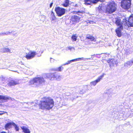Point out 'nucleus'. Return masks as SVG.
I'll return each instance as SVG.
<instances>
[{
  "mask_svg": "<svg viewBox=\"0 0 133 133\" xmlns=\"http://www.w3.org/2000/svg\"><path fill=\"white\" fill-rule=\"evenodd\" d=\"M54 104V102L52 99L50 97H45L40 101L38 105L41 109L49 110L52 109Z\"/></svg>",
  "mask_w": 133,
  "mask_h": 133,
  "instance_id": "nucleus-1",
  "label": "nucleus"
},
{
  "mask_svg": "<svg viewBox=\"0 0 133 133\" xmlns=\"http://www.w3.org/2000/svg\"><path fill=\"white\" fill-rule=\"evenodd\" d=\"M45 81L43 77H35L30 81L31 84H34L36 86L42 85L44 84Z\"/></svg>",
  "mask_w": 133,
  "mask_h": 133,
  "instance_id": "nucleus-2",
  "label": "nucleus"
},
{
  "mask_svg": "<svg viewBox=\"0 0 133 133\" xmlns=\"http://www.w3.org/2000/svg\"><path fill=\"white\" fill-rule=\"evenodd\" d=\"M116 9V4L114 2L110 3L107 8L106 11L109 13H111L115 11Z\"/></svg>",
  "mask_w": 133,
  "mask_h": 133,
  "instance_id": "nucleus-3",
  "label": "nucleus"
},
{
  "mask_svg": "<svg viewBox=\"0 0 133 133\" xmlns=\"http://www.w3.org/2000/svg\"><path fill=\"white\" fill-rule=\"evenodd\" d=\"M131 0H123L121 2V7L124 9H128L131 6Z\"/></svg>",
  "mask_w": 133,
  "mask_h": 133,
  "instance_id": "nucleus-4",
  "label": "nucleus"
},
{
  "mask_svg": "<svg viewBox=\"0 0 133 133\" xmlns=\"http://www.w3.org/2000/svg\"><path fill=\"white\" fill-rule=\"evenodd\" d=\"M55 10L58 16L59 17L64 15L65 12V9L58 7L55 8Z\"/></svg>",
  "mask_w": 133,
  "mask_h": 133,
  "instance_id": "nucleus-5",
  "label": "nucleus"
},
{
  "mask_svg": "<svg viewBox=\"0 0 133 133\" xmlns=\"http://www.w3.org/2000/svg\"><path fill=\"white\" fill-rule=\"evenodd\" d=\"M105 74L103 73L102 75L99 77L95 81L91 82L90 83V84L91 86H95L101 80H102Z\"/></svg>",
  "mask_w": 133,
  "mask_h": 133,
  "instance_id": "nucleus-6",
  "label": "nucleus"
},
{
  "mask_svg": "<svg viewBox=\"0 0 133 133\" xmlns=\"http://www.w3.org/2000/svg\"><path fill=\"white\" fill-rule=\"evenodd\" d=\"M112 95V91L111 89L107 91L104 94V96H105L106 99H107L106 102L110 100L111 98Z\"/></svg>",
  "mask_w": 133,
  "mask_h": 133,
  "instance_id": "nucleus-7",
  "label": "nucleus"
},
{
  "mask_svg": "<svg viewBox=\"0 0 133 133\" xmlns=\"http://www.w3.org/2000/svg\"><path fill=\"white\" fill-rule=\"evenodd\" d=\"M121 20L119 18H116L113 20V21L115 22V24L117 25L118 27H120L121 29H123L122 23L121 21Z\"/></svg>",
  "mask_w": 133,
  "mask_h": 133,
  "instance_id": "nucleus-8",
  "label": "nucleus"
},
{
  "mask_svg": "<svg viewBox=\"0 0 133 133\" xmlns=\"http://www.w3.org/2000/svg\"><path fill=\"white\" fill-rule=\"evenodd\" d=\"M89 59H90V58H85L83 57L81 58H76V59H72V60H71L69 61H68V62L65 63V64H63L62 65V66H64L68 64H69L71 63H72V62H75L76 61H81V60H84V61H86V60H88Z\"/></svg>",
  "mask_w": 133,
  "mask_h": 133,
  "instance_id": "nucleus-9",
  "label": "nucleus"
},
{
  "mask_svg": "<svg viewBox=\"0 0 133 133\" xmlns=\"http://www.w3.org/2000/svg\"><path fill=\"white\" fill-rule=\"evenodd\" d=\"M127 25L128 26L133 27V14H132L129 17L127 22H126Z\"/></svg>",
  "mask_w": 133,
  "mask_h": 133,
  "instance_id": "nucleus-10",
  "label": "nucleus"
},
{
  "mask_svg": "<svg viewBox=\"0 0 133 133\" xmlns=\"http://www.w3.org/2000/svg\"><path fill=\"white\" fill-rule=\"evenodd\" d=\"M107 62L110 66H115V65H116L118 63L117 61L115 59H109L107 61Z\"/></svg>",
  "mask_w": 133,
  "mask_h": 133,
  "instance_id": "nucleus-11",
  "label": "nucleus"
},
{
  "mask_svg": "<svg viewBox=\"0 0 133 133\" xmlns=\"http://www.w3.org/2000/svg\"><path fill=\"white\" fill-rule=\"evenodd\" d=\"M36 55V52L30 51L26 55L25 57L28 59H30L33 58Z\"/></svg>",
  "mask_w": 133,
  "mask_h": 133,
  "instance_id": "nucleus-12",
  "label": "nucleus"
},
{
  "mask_svg": "<svg viewBox=\"0 0 133 133\" xmlns=\"http://www.w3.org/2000/svg\"><path fill=\"white\" fill-rule=\"evenodd\" d=\"M81 18V17L76 15H74L71 17V21L75 23H78Z\"/></svg>",
  "mask_w": 133,
  "mask_h": 133,
  "instance_id": "nucleus-13",
  "label": "nucleus"
},
{
  "mask_svg": "<svg viewBox=\"0 0 133 133\" xmlns=\"http://www.w3.org/2000/svg\"><path fill=\"white\" fill-rule=\"evenodd\" d=\"M55 73H47L45 74L46 77L49 78L50 80H54V77Z\"/></svg>",
  "mask_w": 133,
  "mask_h": 133,
  "instance_id": "nucleus-14",
  "label": "nucleus"
},
{
  "mask_svg": "<svg viewBox=\"0 0 133 133\" xmlns=\"http://www.w3.org/2000/svg\"><path fill=\"white\" fill-rule=\"evenodd\" d=\"M0 51L2 53H7L8 52H9L10 53H12V52H11V50L10 49L5 48H1L0 49Z\"/></svg>",
  "mask_w": 133,
  "mask_h": 133,
  "instance_id": "nucleus-15",
  "label": "nucleus"
},
{
  "mask_svg": "<svg viewBox=\"0 0 133 133\" xmlns=\"http://www.w3.org/2000/svg\"><path fill=\"white\" fill-rule=\"evenodd\" d=\"M10 98L8 96L0 95V102L2 103L3 101H6Z\"/></svg>",
  "mask_w": 133,
  "mask_h": 133,
  "instance_id": "nucleus-16",
  "label": "nucleus"
},
{
  "mask_svg": "<svg viewBox=\"0 0 133 133\" xmlns=\"http://www.w3.org/2000/svg\"><path fill=\"white\" fill-rule=\"evenodd\" d=\"M120 27H118L115 30L117 36L119 37H120L122 36L121 30L123 29H121Z\"/></svg>",
  "mask_w": 133,
  "mask_h": 133,
  "instance_id": "nucleus-17",
  "label": "nucleus"
},
{
  "mask_svg": "<svg viewBox=\"0 0 133 133\" xmlns=\"http://www.w3.org/2000/svg\"><path fill=\"white\" fill-rule=\"evenodd\" d=\"M21 128L24 133H30V131L29 129L26 127L23 126L21 127Z\"/></svg>",
  "mask_w": 133,
  "mask_h": 133,
  "instance_id": "nucleus-18",
  "label": "nucleus"
},
{
  "mask_svg": "<svg viewBox=\"0 0 133 133\" xmlns=\"http://www.w3.org/2000/svg\"><path fill=\"white\" fill-rule=\"evenodd\" d=\"M63 78V77L62 75H60L56 73H55L54 80L59 81L61 80V78Z\"/></svg>",
  "mask_w": 133,
  "mask_h": 133,
  "instance_id": "nucleus-19",
  "label": "nucleus"
},
{
  "mask_svg": "<svg viewBox=\"0 0 133 133\" xmlns=\"http://www.w3.org/2000/svg\"><path fill=\"white\" fill-rule=\"evenodd\" d=\"M95 0H84L85 4L86 5H90L91 3L96 4V3H94Z\"/></svg>",
  "mask_w": 133,
  "mask_h": 133,
  "instance_id": "nucleus-20",
  "label": "nucleus"
},
{
  "mask_svg": "<svg viewBox=\"0 0 133 133\" xmlns=\"http://www.w3.org/2000/svg\"><path fill=\"white\" fill-rule=\"evenodd\" d=\"M13 122H10L7 123L5 126V130H7L8 129L10 128L12 125H13L12 123Z\"/></svg>",
  "mask_w": 133,
  "mask_h": 133,
  "instance_id": "nucleus-21",
  "label": "nucleus"
},
{
  "mask_svg": "<svg viewBox=\"0 0 133 133\" xmlns=\"http://www.w3.org/2000/svg\"><path fill=\"white\" fill-rule=\"evenodd\" d=\"M18 83L17 82L14 81H10L8 83V86L11 87L12 86L15 85L17 84Z\"/></svg>",
  "mask_w": 133,
  "mask_h": 133,
  "instance_id": "nucleus-22",
  "label": "nucleus"
},
{
  "mask_svg": "<svg viewBox=\"0 0 133 133\" xmlns=\"http://www.w3.org/2000/svg\"><path fill=\"white\" fill-rule=\"evenodd\" d=\"M37 101H35V102H28L27 103H24V104H28L29 105H32V106L34 105L35 107H36L38 105V104L36 103Z\"/></svg>",
  "mask_w": 133,
  "mask_h": 133,
  "instance_id": "nucleus-23",
  "label": "nucleus"
},
{
  "mask_svg": "<svg viewBox=\"0 0 133 133\" xmlns=\"http://www.w3.org/2000/svg\"><path fill=\"white\" fill-rule=\"evenodd\" d=\"M51 21H55L56 19V17L54 12L52 11L51 14Z\"/></svg>",
  "mask_w": 133,
  "mask_h": 133,
  "instance_id": "nucleus-24",
  "label": "nucleus"
},
{
  "mask_svg": "<svg viewBox=\"0 0 133 133\" xmlns=\"http://www.w3.org/2000/svg\"><path fill=\"white\" fill-rule=\"evenodd\" d=\"M86 39L90 40L92 41H95V38L89 35H87L86 36Z\"/></svg>",
  "mask_w": 133,
  "mask_h": 133,
  "instance_id": "nucleus-25",
  "label": "nucleus"
},
{
  "mask_svg": "<svg viewBox=\"0 0 133 133\" xmlns=\"http://www.w3.org/2000/svg\"><path fill=\"white\" fill-rule=\"evenodd\" d=\"M39 18L40 19V20L43 23L45 20L46 16L43 15H41L39 16Z\"/></svg>",
  "mask_w": 133,
  "mask_h": 133,
  "instance_id": "nucleus-26",
  "label": "nucleus"
},
{
  "mask_svg": "<svg viewBox=\"0 0 133 133\" xmlns=\"http://www.w3.org/2000/svg\"><path fill=\"white\" fill-rule=\"evenodd\" d=\"M78 93L77 92L75 93L74 94H73L74 95L73 96L74 97H72L71 98V100L73 101L74 99L78 98Z\"/></svg>",
  "mask_w": 133,
  "mask_h": 133,
  "instance_id": "nucleus-27",
  "label": "nucleus"
},
{
  "mask_svg": "<svg viewBox=\"0 0 133 133\" xmlns=\"http://www.w3.org/2000/svg\"><path fill=\"white\" fill-rule=\"evenodd\" d=\"M133 63V61H128L124 64L125 66H131Z\"/></svg>",
  "mask_w": 133,
  "mask_h": 133,
  "instance_id": "nucleus-28",
  "label": "nucleus"
},
{
  "mask_svg": "<svg viewBox=\"0 0 133 133\" xmlns=\"http://www.w3.org/2000/svg\"><path fill=\"white\" fill-rule=\"evenodd\" d=\"M13 124L12 125L15 128V129L16 131H18L19 130V128L18 125L15 124V123L13 122L12 123Z\"/></svg>",
  "mask_w": 133,
  "mask_h": 133,
  "instance_id": "nucleus-29",
  "label": "nucleus"
},
{
  "mask_svg": "<svg viewBox=\"0 0 133 133\" xmlns=\"http://www.w3.org/2000/svg\"><path fill=\"white\" fill-rule=\"evenodd\" d=\"M77 36H76V35H73L71 37L72 39L74 41H76L77 40Z\"/></svg>",
  "mask_w": 133,
  "mask_h": 133,
  "instance_id": "nucleus-30",
  "label": "nucleus"
},
{
  "mask_svg": "<svg viewBox=\"0 0 133 133\" xmlns=\"http://www.w3.org/2000/svg\"><path fill=\"white\" fill-rule=\"evenodd\" d=\"M75 12L76 13V14L78 15H79L82 16L83 13V12H81L80 11H78L77 12Z\"/></svg>",
  "mask_w": 133,
  "mask_h": 133,
  "instance_id": "nucleus-31",
  "label": "nucleus"
},
{
  "mask_svg": "<svg viewBox=\"0 0 133 133\" xmlns=\"http://www.w3.org/2000/svg\"><path fill=\"white\" fill-rule=\"evenodd\" d=\"M102 8L101 6H99L97 9V10L98 11L100 12L101 13L102 11Z\"/></svg>",
  "mask_w": 133,
  "mask_h": 133,
  "instance_id": "nucleus-32",
  "label": "nucleus"
},
{
  "mask_svg": "<svg viewBox=\"0 0 133 133\" xmlns=\"http://www.w3.org/2000/svg\"><path fill=\"white\" fill-rule=\"evenodd\" d=\"M63 68V67H58L57 69L55 70V71H62Z\"/></svg>",
  "mask_w": 133,
  "mask_h": 133,
  "instance_id": "nucleus-33",
  "label": "nucleus"
},
{
  "mask_svg": "<svg viewBox=\"0 0 133 133\" xmlns=\"http://www.w3.org/2000/svg\"><path fill=\"white\" fill-rule=\"evenodd\" d=\"M79 92L80 94H83L85 92V91L83 90L80 89Z\"/></svg>",
  "mask_w": 133,
  "mask_h": 133,
  "instance_id": "nucleus-34",
  "label": "nucleus"
},
{
  "mask_svg": "<svg viewBox=\"0 0 133 133\" xmlns=\"http://www.w3.org/2000/svg\"><path fill=\"white\" fill-rule=\"evenodd\" d=\"M12 32V31H11V32H5V35H9Z\"/></svg>",
  "mask_w": 133,
  "mask_h": 133,
  "instance_id": "nucleus-35",
  "label": "nucleus"
},
{
  "mask_svg": "<svg viewBox=\"0 0 133 133\" xmlns=\"http://www.w3.org/2000/svg\"><path fill=\"white\" fill-rule=\"evenodd\" d=\"M69 5V4H67V3H64L63 4V5L65 7H67Z\"/></svg>",
  "mask_w": 133,
  "mask_h": 133,
  "instance_id": "nucleus-36",
  "label": "nucleus"
},
{
  "mask_svg": "<svg viewBox=\"0 0 133 133\" xmlns=\"http://www.w3.org/2000/svg\"><path fill=\"white\" fill-rule=\"evenodd\" d=\"M68 48L70 50H71L72 49H73L74 50H75L74 48L73 47H69Z\"/></svg>",
  "mask_w": 133,
  "mask_h": 133,
  "instance_id": "nucleus-37",
  "label": "nucleus"
},
{
  "mask_svg": "<svg viewBox=\"0 0 133 133\" xmlns=\"http://www.w3.org/2000/svg\"><path fill=\"white\" fill-rule=\"evenodd\" d=\"M86 22L87 23H90V24H93V22L92 21H87Z\"/></svg>",
  "mask_w": 133,
  "mask_h": 133,
  "instance_id": "nucleus-38",
  "label": "nucleus"
},
{
  "mask_svg": "<svg viewBox=\"0 0 133 133\" xmlns=\"http://www.w3.org/2000/svg\"><path fill=\"white\" fill-rule=\"evenodd\" d=\"M5 32H2L1 33H0V36H4L5 35Z\"/></svg>",
  "mask_w": 133,
  "mask_h": 133,
  "instance_id": "nucleus-39",
  "label": "nucleus"
},
{
  "mask_svg": "<svg viewBox=\"0 0 133 133\" xmlns=\"http://www.w3.org/2000/svg\"><path fill=\"white\" fill-rule=\"evenodd\" d=\"M0 112H1L0 113V115H2L4 113H6V112H5L4 111H0Z\"/></svg>",
  "mask_w": 133,
  "mask_h": 133,
  "instance_id": "nucleus-40",
  "label": "nucleus"
},
{
  "mask_svg": "<svg viewBox=\"0 0 133 133\" xmlns=\"http://www.w3.org/2000/svg\"><path fill=\"white\" fill-rule=\"evenodd\" d=\"M65 3H66L67 4H69V0H65Z\"/></svg>",
  "mask_w": 133,
  "mask_h": 133,
  "instance_id": "nucleus-41",
  "label": "nucleus"
},
{
  "mask_svg": "<svg viewBox=\"0 0 133 133\" xmlns=\"http://www.w3.org/2000/svg\"><path fill=\"white\" fill-rule=\"evenodd\" d=\"M54 59H52V58H50V61L51 62H54Z\"/></svg>",
  "mask_w": 133,
  "mask_h": 133,
  "instance_id": "nucleus-42",
  "label": "nucleus"
},
{
  "mask_svg": "<svg viewBox=\"0 0 133 133\" xmlns=\"http://www.w3.org/2000/svg\"><path fill=\"white\" fill-rule=\"evenodd\" d=\"M3 69H8L9 70H10L11 71H14V72H16V71H14V70H10V69H9L8 68H3Z\"/></svg>",
  "mask_w": 133,
  "mask_h": 133,
  "instance_id": "nucleus-43",
  "label": "nucleus"
},
{
  "mask_svg": "<svg viewBox=\"0 0 133 133\" xmlns=\"http://www.w3.org/2000/svg\"><path fill=\"white\" fill-rule=\"evenodd\" d=\"M53 4V3H50V8H51Z\"/></svg>",
  "mask_w": 133,
  "mask_h": 133,
  "instance_id": "nucleus-44",
  "label": "nucleus"
},
{
  "mask_svg": "<svg viewBox=\"0 0 133 133\" xmlns=\"http://www.w3.org/2000/svg\"><path fill=\"white\" fill-rule=\"evenodd\" d=\"M131 94L130 95H133V90L131 91Z\"/></svg>",
  "mask_w": 133,
  "mask_h": 133,
  "instance_id": "nucleus-45",
  "label": "nucleus"
},
{
  "mask_svg": "<svg viewBox=\"0 0 133 133\" xmlns=\"http://www.w3.org/2000/svg\"><path fill=\"white\" fill-rule=\"evenodd\" d=\"M0 133H6L5 131H3L2 132H1Z\"/></svg>",
  "mask_w": 133,
  "mask_h": 133,
  "instance_id": "nucleus-46",
  "label": "nucleus"
},
{
  "mask_svg": "<svg viewBox=\"0 0 133 133\" xmlns=\"http://www.w3.org/2000/svg\"><path fill=\"white\" fill-rule=\"evenodd\" d=\"M123 106H121V109H122L123 108Z\"/></svg>",
  "mask_w": 133,
  "mask_h": 133,
  "instance_id": "nucleus-47",
  "label": "nucleus"
},
{
  "mask_svg": "<svg viewBox=\"0 0 133 133\" xmlns=\"http://www.w3.org/2000/svg\"><path fill=\"white\" fill-rule=\"evenodd\" d=\"M95 54H94V55H93V56H95Z\"/></svg>",
  "mask_w": 133,
  "mask_h": 133,
  "instance_id": "nucleus-48",
  "label": "nucleus"
}]
</instances>
